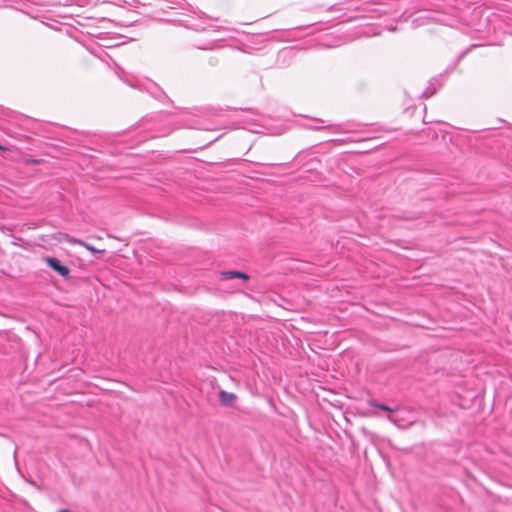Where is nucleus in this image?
<instances>
[{
    "instance_id": "2",
    "label": "nucleus",
    "mask_w": 512,
    "mask_h": 512,
    "mask_svg": "<svg viewBox=\"0 0 512 512\" xmlns=\"http://www.w3.org/2000/svg\"><path fill=\"white\" fill-rule=\"evenodd\" d=\"M60 235H61V239L67 241L70 244L80 245L91 253H105V251H106L105 248H95L94 246H91L90 244H88L80 239L73 238V237L69 236L68 234H60Z\"/></svg>"
},
{
    "instance_id": "8",
    "label": "nucleus",
    "mask_w": 512,
    "mask_h": 512,
    "mask_svg": "<svg viewBox=\"0 0 512 512\" xmlns=\"http://www.w3.org/2000/svg\"><path fill=\"white\" fill-rule=\"evenodd\" d=\"M0 149L5 150V148L3 146H1V145H0Z\"/></svg>"
},
{
    "instance_id": "7",
    "label": "nucleus",
    "mask_w": 512,
    "mask_h": 512,
    "mask_svg": "<svg viewBox=\"0 0 512 512\" xmlns=\"http://www.w3.org/2000/svg\"><path fill=\"white\" fill-rule=\"evenodd\" d=\"M388 419H389L390 421L394 422V419H393L391 416H389V417H388Z\"/></svg>"
},
{
    "instance_id": "4",
    "label": "nucleus",
    "mask_w": 512,
    "mask_h": 512,
    "mask_svg": "<svg viewBox=\"0 0 512 512\" xmlns=\"http://www.w3.org/2000/svg\"><path fill=\"white\" fill-rule=\"evenodd\" d=\"M233 278H240L247 281L249 276L246 273L240 271H225L220 273L221 280H228Z\"/></svg>"
},
{
    "instance_id": "5",
    "label": "nucleus",
    "mask_w": 512,
    "mask_h": 512,
    "mask_svg": "<svg viewBox=\"0 0 512 512\" xmlns=\"http://www.w3.org/2000/svg\"><path fill=\"white\" fill-rule=\"evenodd\" d=\"M369 404L371 406L377 407V408H379L381 410H384V411H387V412H393L394 411V409L388 407L385 404L377 403V402H374V401H370Z\"/></svg>"
},
{
    "instance_id": "3",
    "label": "nucleus",
    "mask_w": 512,
    "mask_h": 512,
    "mask_svg": "<svg viewBox=\"0 0 512 512\" xmlns=\"http://www.w3.org/2000/svg\"><path fill=\"white\" fill-rule=\"evenodd\" d=\"M237 396L232 392H227L224 390L219 391V400L220 403L224 406H233L236 402Z\"/></svg>"
},
{
    "instance_id": "1",
    "label": "nucleus",
    "mask_w": 512,
    "mask_h": 512,
    "mask_svg": "<svg viewBox=\"0 0 512 512\" xmlns=\"http://www.w3.org/2000/svg\"><path fill=\"white\" fill-rule=\"evenodd\" d=\"M44 261L46 264L54 270L56 273H58L60 276H62L65 279H68L70 277V270L67 266L62 265L61 262L54 257H45Z\"/></svg>"
},
{
    "instance_id": "6",
    "label": "nucleus",
    "mask_w": 512,
    "mask_h": 512,
    "mask_svg": "<svg viewBox=\"0 0 512 512\" xmlns=\"http://www.w3.org/2000/svg\"><path fill=\"white\" fill-rule=\"evenodd\" d=\"M59 512H71V511L63 509V510H60Z\"/></svg>"
}]
</instances>
